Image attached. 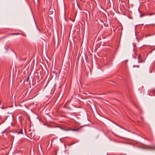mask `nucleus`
<instances>
[{
  "label": "nucleus",
  "mask_w": 155,
  "mask_h": 155,
  "mask_svg": "<svg viewBox=\"0 0 155 155\" xmlns=\"http://www.w3.org/2000/svg\"><path fill=\"white\" fill-rule=\"evenodd\" d=\"M138 62L139 63L143 62L144 61L141 58V56L139 55L138 57Z\"/></svg>",
  "instance_id": "f257e3e1"
},
{
  "label": "nucleus",
  "mask_w": 155,
  "mask_h": 155,
  "mask_svg": "<svg viewBox=\"0 0 155 155\" xmlns=\"http://www.w3.org/2000/svg\"><path fill=\"white\" fill-rule=\"evenodd\" d=\"M11 124L12 126H15V125L14 124H12L11 123Z\"/></svg>",
  "instance_id": "20e7f679"
},
{
  "label": "nucleus",
  "mask_w": 155,
  "mask_h": 155,
  "mask_svg": "<svg viewBox=\"0 0 155 155\" xmlns=\"http://www.w3.org/2000/svg\"><path fill=\"white\" fill-rule=\"evenodd\" d=\"M18 133H19V134H23V130L22 129H21L20 131Z\"/></svg>",
  "instance_id": "f03ea898"
},
{
  "label": "nucleus",
  "mask_w": 155,
  "mask_h": 155,
  "mask_svg": "<svg viewBox=\"0 0 155 155\" xmlns=\"http://www.w3.org/2000/svg\"><path fill=\"white\" fill-rule=\"evenodd\" d=\"M29 78H27V81H28V79H29Z\"/></svg>",
  "instance_id": "39448f33"
},
{
  "label": "nucleus",
  "mask_w": 155,
  "mask_h": 155,
  "mask_svg": "<svg viewBox=\"0 0 155 155\" xmlns=\"http://www.w3.org/2000/svg\"><path fill=\"white\" fill-rule=\"evenodd\" d=\"M78 130V129H72L71 130H72V131H77Z\"/></svg>",
  "instance_id": "7ed1b4c3"
}]
</instances>
